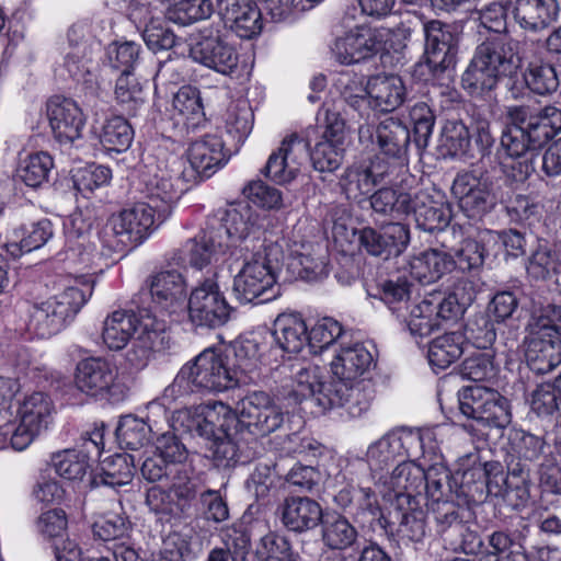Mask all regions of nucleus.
I'll return each mask as SVG.
<instances>
[{
	"mask_svg": "<svg viewBox=\"0 0 561 561\" xmlns=\"http://www.w3.org/2000/svg\"><path fill=\"white\" fill-rule=\"evenodd\" d=\"M284 422L282 407L267 392L256 390L240 399L234 410L220 401L178 410L171 427L204 438L229 433L233 427L242 438H259L279 430Z\"/></svg>",
	"mask_w": 561,
	"mask_h": 561,
	"instance_id": "obj_1",
	"label": "nucleus"
},
{
	"mask_svg": "<svg viewBox=\"0 0 561 561\" xmlns=\"http://www.w3.org/2000/svg\"><path fill=\"white\" fill-rule=\"evenodd\" d=\"M335 388L329 389V397H321V403H340L341 409L351 419L364 415L374 398V386L368 377L375 367L370 350L363 343L340 344L329 363Z\"/></svg>",
	"mask_w": 561,
	"mask_h": 561,
	"instance_id": "obj_2",
	"label": "nucleus"
},
{
	"mask_svg": "<svg viewBox=\"0 0 561 561\" xmlns=\"http://www.w3.org/2000/svg\"><path fill=\"white\" fill-rule=\"evenodd\" d=\"M101 337L112 352L122 351L131 342L126 359L139 369L149 364L154 353L168 350L171 340L163 320L149 312L137 314L131 310H115L107 314Z\"/></svg>",
	"mask_w": 561,
	"mask_h": 561,
	"instance_id": "obj_3",
	"label": "nucleus"
},
{
	"mask_svg": "<svg viewBox=\"0 0 561 561\" xmlns=\"http://www.w3.org/2000/svg\"><path fill=\"white\" fill-rule=\"evenodd\" d=\"M522 68L519 43L497 36L481 43L462 73L461 84L471 95L493 90L500 79L513 78Z\"/></svg>",
	"mask_w": 561,
	"mask_h": 561,
	"instance_id": "obj_4",
	"label": "nucleus"
},
{
	"mask_svg": "<svg viewBox=\"0 0 561 561\" xmlns=\"http://www.w3.org/2000/svg\"><path fill=\"white\" fill-rule=\"evenodd\" d=\"M55 412V405L44 391L25 393L18 402L16 414L0 411V450L12 448L27 449L45 432Z\"/></svg>",
	"mask_w": 561,
	"mask_h": 561,
	"instance_id": "obj_5",
	"label": "nucleus"
},
{
	"mask_svg": "<svg viewBox=\"0 0 561 561\" xmlns=\"http://www.w3.org/2000/svg\"><path fill=\"white\" fill-rule=\"evenodd\" d=\"M284 260V244L278 241L264 243L254 251L233 278L236 298L242 304L276 298L279 295L277 274Z\"/></svg>",
	"mask_w": 561,
	"mask_h": 561,
	"instance_id": "obj_6",
	"label": "nucleus"
},
{
	"mask_svg": "<svg viewBox=\"0 0 561 561\" xmlns=\"http://www.w3.org/2000/svg\"><path fill=\"white\" fill-rule=\"evenodd\" d=\"M239 383L238 370L231 367L229 355L205 350L181 368L167 391L176 396L187 394L195 389L222 392Z\"/></svg>",
	"mask_w": 561,
	"mask_h": 561,
	"instance_id": "obj_7",
	"label": "nucleus"
},
{
	"mask_svg": "<svg viewBox=\"0 0 561 561\" xmlns=\"http://www.w3.org/2000/svg\"><path fill=\"white\" fill-rule=\"evenodd\" d=\"M560 334L561 306L548 304L533 311L525 353L531 370L547 374L561 363Z\"/></svg>",
	"mask_w": 561,
	"mask_h": 561,
	"instance_id": "obj_8",
	"label": "nucleus"
},
{
	"mask_svg": "<svg viewBox=\"0 0 561 561\" xmlns=\"http://www.w3.org/2000/svg\"><path fill=\"white\" fill-rule=\"evenodd\" d=\"M182 157L171 156L160 160L156 169L145 180L144 193L147 203L157 209L160 217L168 218L173 207L193 181Z\"/></svg>",
	"mask_w": 561,
	"mask_h": 561,
	"instance_id": "obj_9",
	"label": "nucleus"
},
{
	"mask_svg": "<svg viewBox=\"0 0 561 561\" xmlns=\"http://www.w3.org/2000/svg\"><path fill=\"white\" fill-rule=\"evenodd\" d=\"M510 122L501 137L500 167L507 179L523 183L535 171V151L541 146L531 141L525 124Z\"/></svg>",
	"mask_w": 561,
	"mask_h": 561,
	"instance_id": "obj_10",
	"label": "nucleus"
},
{
	"mask_svg": "<svg viewBox=\"0 0 561 561\" xmlns=\"http://www.w3.org/2000/svg\"><path fill=\"white\" fill-rule=\"evenodd\" d=\"M459 409L465 416L491 427L505 428L512 422L510 401L492 388H463L459 392Z\"/></svg>",
	"mask_w": 561,
	"mask_h": 561,
	"instance_id": "obj_11",
	"label": "nucleus"
},
{
	"mask_svg": "<svg viewBox=\"0 0 561 561\" xmlns=\"http://www.w3.org/2000/svg\"><path fill=\"white\" fill-rule=\"evenodd\" d=\"M344 84L346 98L364 93L368 98L369 105L380 112H392L404 101L405 87L402 79L396 75H376L364 82L363 77H350L342 75L339 79Z\"/></svg>",
	"mask_w": 561,
	"mask_h": 561,
	"instance_id": "obj_12",
	"label": "nucleus"
},
{
	"mask_svg": "<svg viewBox=\"0 0 561 561\" xmlns=\"http://www.w3.org/2000/svg\"><path fill=\"white\" fill-rule=\"evenodd\" d=\"M76 388L93 398H119L126 387L121 378L118 367L105 357L81 359L75 370Z\"/></svg>",
	"mask_w": 561,
	"mask_h": 561,
	"instance_id": "obj_13",
	"label": "nucleus"
},
{
	"mask_svg": "<svg viewBox=\"0 0 561 561\" xmlns=\"http://www.w3.org/2000/svg\"><path fill=\"white\" fill-rule=\"evenodd\" d=\"M165 219L160 217L157 209L147 202L136 203L110 218L108 228L117 241L108 242L107 247L116 249L119 245L140 244Z\"/></svg>",
	"mask_w": 561,
	"mask_h": 561,
	"instance_id": "obj_14",
	"label": "nucleus"
},
{
	"mask_svg": "<svg viewBox=\"0 0 561 561\" xmlns=\"http://www.w3.org/2000/svg\"><path fill=\"white\" fill-rule=\"evenodd\" d=\"M308 156L309 141L298 134H290L270 154L262 172L277 184L291 183L302 172Z\"/></svg>",
	"mask_w": 561,
	"mask_h": 561,
	"instance_id": "obj_15",
	"label": "nucleus"
},
{
	"mask_svg": "<svg viewBox=\"0 0 561 561\" xmlns=\"http://www.w3.org/2000/svg\"><path fill=\"white\" fill-rule=\"evenodd\" d=\"M232 308L227 301L218 284L207 278L191 291L188 298V316L196 325L217 328L225 324Z\"/></svg>",
	"mask_w": 561,
	"mask_h": 561,
	"instance_id": "obj_16",
	"label": "nucleus"
},
{
	"mask_svg": "<svg viewBox=\"0 0 561 561\" xmlns=\"http://www.w3.org/2000/svg\"><path fill=\"white\" fill-rule=\"evenodd\" d=\"M103 426L82 437L81 448L64 449L53 454L50 465L55 472L68 481H81L91 468V459L99 457L104 443Z\"/></svg>",
	"mask_w": 561,
	"mask_h": 561,
	"instance_id": "obj_17",
	"label": "nucleus"
},
{
	"mask_svg": "<svg viewBox=\"0 0 561 561\" xmlns=\"http://www.w3.org/2000/svg\"><path fill=\"white\" fill-rule=\"evenodd\" d=\"M451 193L463 214L472 219L481 218L491 211L497 203L493 183L489 179L471 172L456 175Z\"/></svg>",
	"mask_w": 561,
	"mask_h": 561,
	"instance_id": "obj_18",
	"label": "nucleus"
},
{
	"mask_svg": "<svg viewBox=\"0 0 561 561\" xmlns=\"http://www.w3.org/2000/svg\"><path fill=\"white\" fill-rule=\"evenodd\" d=\"M386 31H375L368 25H357L335 37L331 45L334 59L342 65H353L371 58L380 51Z\"/></svg>",
	"mask_w": 561,
	"mask_h": 561,
	"instance_id": "obj_19",
	"label": "nucleus"
},
{
	"mask_svg": "<svg viewBox=\"0 0 561 561\" xmlns=\"http://www.w3.org/2000/svg\"><path fill=\"white\" fill-rule=\"evenodd\" d=\"M192 59L220 75L233 77L239 71L240 55L225 37L204 31L191 47Z\"/></svg>",
	"mask_w": 561,
	"mask_h": 561,
	"instance_id": "obj_20",
	"label": "nucleus"
},
{
	"mask_svg": "<svg viewBox=\"0 0 561 561\" xmlns=\"http://www.w3.org/2000/svg\"><path fill=\"white\" fill-rule=\"evenodd\" d=\"M261 227V218L249 204L239 203L225 209L220 224L213 227L214 233H222L225 250H248L249 237Z\"/></svg>",
	"mask_w": 561,
	"mask_h": 561,
	"instance_id": "obj_21",
	"label": "nucleus"
},
{
	"mask_svg": "<svg viewBox=\"0 0 561 561\" xmlns=\"http://www.w3.org/2000/svg\"><path fill=\"white\" fill-rule=\"evenodd\" d=\"M147 410L148 423L133 414L121 417L116 427V437L122 447L131 450L144 447L149 440L150 433L157 435L162 430L159 419L171 426V420H169L167 409L162 403L152 401L147 405Z\"/></svg>",
	"mask_w": 561,
	"mask_h": 561,
	"instance_id": "obj_22",
	"label": "nucleus"
},
{
	"mask_svg": "<svg viewBox=\"0 0 561 561\" xmlns=\"http://www.w3.org/2000/svg\"><path fill=\"white\" fill-rule=\"evenodd\" d=\"M46 115L51 134L59 144L71 145L81 138L85 116L73 100L51 98L46 105Z\"/></svg>",
	"mask_w": 561,
	"mask_h": 561,
	"instance_id": "obj_23",
	"label": "nucleus"
},
{
	"mask_svg": "<svg viewBox=\"0 0 561 561\" xmlns=\"http://www.w3.org/2000/svg\"><path fill=\"white\" fill-rule=\"evenodd\" d=\"M393 168L392 162L379 157L368 163L353 164L342 174L340 186L347 199L360 202L392 173Z\"/></svg>",
	"mask_w": 561,
	"mask_h": 561,
	"instance_id": "obj_24",
	"label": "nucleus"
},
{
	"mask_svg": "<svg viewBox=\"0 0 561 561\" xmlns=\"http://www.w3.org/2000/svg\"><path fill=\"white\" fill-rule=\"evenodd\" d=\"M431 462L430 467L425 469L424 477L427 505L434 513L437 523L450 524L457 518V513L450 499L449 471L440 462V455Z\"/></svg>",
	"mask_w": 561,
	"mask_h": 561,
	"instance_id": "obj_25",
	"label": "nucleus"
},
{
	"mask_svg": "<svg viewBox=\"0 0 561 561\" xmlns=\"http://www.w3.org/2000/svg\"><path fill=\"white\" fill-rule=\"evenodd\" d=\"M84 26L75 24L68 32L69 46L64 68L78 82L92 87L98 82V66L92 60L94 45L85 38Z\"/></svg>",
	"mask_w": 561,
	"mask_h": 561,
	"instance_id": "obj_26",
	"label": "nucleus"
},
{
	"mask_svg": "<svg viewBox=\"0 0 561 561\" xmlns=\"http://www.w3.org/2000/svg\"><path fill=\"white\" fill-rule=\"evenodd\" d=\"M358 136L362 144L376 142L381 152L392 159L402 158L410 141L409 129L392 117L380 122L375 130L369 125L360 126Z\"/></svg>",
	"mask_w": 561,
	"mask_h": 561,
	"instance_id": "obj_27",
	"label": "nucleus"
},
{
	"mask_svg": "<svg viewBox=\"0 0 561 561\" xmlns=\"http://www.w3.org/2000/svg\"><path fill=\"white\" fill-rule=\"evenodd\" d=\"M222 233H214L211 229L202 236L186 240L171 256L172 264L196 270L209 265L218 253L225 252Z\"/></svg>",
	"mask_w": 561,
	"mask_h": 561,
	"instance_id": "obj_28",
	"label": "nucleus"
},
{
	"mask_svg": "<svg viewBox=\"0 0 561 561\" xmlns=\"http://www.w3.org/2000/svg\"><path fill=\"white\" fill-rule=\"evenodd\" d=\"M146 286L152 304L168 313L175 312L184 304L186 282L175 270H163L151 275Z\"/></svg>",
	"mask_w": 561,
	"mask_h": 561,
	"instance_id": "obj_29",
	"label": "nucleus"
},
{
	"mask_svg": "<svg viewBox=\"0 0 561 561\" xmlns=\"http://www.w3.org/2000/svg\"><path fill=\"white\" fill-rule=\"evenodd\" d=\"M444 431L445 427L435 426L423 430L400 428L392 432L401 458L407 457L413 461L428 458L431 461L439 456L438 439Z\"/></svg>",
	"mask_w": 561,
	"mask_h": 561,
	"instance_id": "obj_30",
	"label": "nucleus"
},
{
	"mask_svg": "<svg viewBox=\"0 0 561 561\" xmlns=\"http://www.w3.org/2000/svg\"><path fill=\"white\" fill-rule=\"evenodd\" d=\"M507 114L512 122L525 124L531 133V141L541 147L561 131V110L556 106H546L536 113L528 107L512 106Z\"/></svg>",
	"mask_w": 561,
	"mask_h": 561,
	"instance_id": "obj_31",
	"label": "nucleus"
},
{
	"mask_svg": "<svg viewBox=\"0 0 561 561\" xmlns=\"http://www.w3.org/2000/svg\"><path fill=\"white\" fill-rule=\"evenodd\" d=\"M186 156L190 163L186 170L193 173V181L197 175L209 176L227 161L224 141L215 134L193 140L186 150Z\"/></svg>",
	"mask_w": 561,
	"mask_h": 561,
	"instance_id": "obj_32",
	"label": "nucleus"
},
{
	"mask_svg": "<svg viewBox=\"0 0 561 561\" xmlns=\"http://www.w3.org/2000/svg\"><path fill=\"white\" fill-rule=\"evenodd\" d=\"M222 21L238 36L251 38L262 28L261 12L254 0H217Z\"/></svg>",
	"mask_w": 561,
	"mask_h": 561,
	"instance_id": "obj_33",
	"label": "nucleus"
},
{
	"mask_svg": "<svg viewBox=\"0 0 561 561\" xmlns=\"http://www.w3.org/2000/svg\"><path fill=\"white\" fill-rule=\"evenodd\" d=\"M283 526L289 531L305 533L316 528L323 518L320 504L307 496H290L279 505Z\"/></svg>",
	"mask_w": 561,
	"mask_h": 561,
	"instance_id": "obj_34",
	"label": "nucleus"
},
{
	"mask_svg": "<svg viewBox=\"0 0 561 561\" xmlns=\"http://www.w3.org/2000/svg\"><path fill=\"white\" fill-rule=\"evenodd\" d=\"M280 243L287 248V257L290 266L297 268V274L307 280L314 282L325 277L329 273L328 264L323 259L314 257V244L305 240L299 231H294L291 237Z\"/></svg>",
	"mask_w": 561,
	"mask_h": 561,
	"instance_id": "obj_35",
	"label": "nucleus"
},
{
	"mask_svg": "<svg viewBox=\"0 0 561 561\" xmlns=\"http://www.w3.org/2000/svg\"><path fill=\"white\" fill-rule=\"evenodd\" d=\"M512 13L523 30L540 32L558 20L560 4L558 0H515Z\"/></svg>",
	"mask_w": 561,
	"mask_h": 561,
	"instance_id": "obj_36",
	"label": "nucleus"
},
{
	"mask_svg": "<svg viewBox=\"0 0 561 561\" xmlns=\"http://www.w3.org/2000/svg\"><path fill=\"white\" fill-rule=\"evenodd\" d=\"M93 293V283L75 278L54 296L46 299L50 309L67 324L88 302Z\"/></svg>",
	"mask_w": 561,
	"mask_h": 561,
	"instance_id": "obj_37",
	"label": "nucleus"
},
{
	"mask_svg": "<svg viewBox=\"0 0 561 561\" xmlns=\"http://www.w3.org/2000/svg\"><path fill=\"white\" fill-rule=\"evenodd\" d=\"M411 214L419 228L427 232L446 228L450 220V208L442 201H434L426 192L412 194Z\"/></svg>",
	"mask_w": 561,
	"mask_h": 561,
	"instance_id": "obj_38",
	"label": "nucleus"
},
{
	"mask_svg": "<svg viewBox=\"0 0 561 561\" xmlns=\"http://www.w3.org/2000/svg\"><path fill=\"white\" fill-rule=\"evenodd\" d=\"M394 518L398 520V534L411 541H421L426 534L425 512L421 499L403 494L397 499Z\"/></svg>",
	"mask_w": 561,
	"mask_h": 561,
	"instance_id": "obj_39",
	"label": "nucleus"
},
{
	"mask_svg": "<svg viewBox=\"0 0 561 561\" xmlns=\"http://www.w3.org/2000/svg\"><path fill=\"white\" fill-rule=\"evenodd\" d=\"M273 337L286 353H299L308 345V328L299 313L284 312L274 321Z\"/></svg>",
	"mask_w": 561,
	"mask_h": 561,
	"instance_id": "obj_40",
	"label": "nucleus"
},
{
	"mask_svg": "<svg viewBox=\"0 0 561 561\" xmlns=\"http://www.w3.org/2000/svg\"><path fill=\"white\" fill-rule=\"evenodd\" d=\"M171 119L175 126L195 129L205 121L199 91L191 85L179 89L172 100Z\"/></svg>",
	"mask_w": 561,
	"mask_h": 561,
	"instance_id": "obj_41",
	"label": "nucleus"
},
{
	"mask_svg": "<svg viewBox=\"0 0 561 561\" xmlns=\"http://www.w3.org/2000/svg\"><path fill=\"white\" fill-rule=\"evenodd\" d=\"M293 391L297 399H312L314 403L323 411L341 409L340 403L334 402L331 405L321 403V397L329 394L330 388H335L333 381L323 382L321 369L316 365L301 367L295 374L293 381Z\"/></svg>",
	"mask_w": 561,
	"mask_h": 561,
	"instance_id": "obj_42",
	"label": "nucleus"
},
{
	"mask_svg": "<svg viewBox=\"0 0 561 561\" xmlns=\"http://www.w3.org/2000/svg\"><path fill=\"white\" fill-rule=\"evenodd\" d=\"M437 306L436 294H430L411 302L407 308L408 312L405 314L398 313V318L403 319L411 334L421 337L427 336L440 325L437 318Z\"/></svg>",
	"mask_w": 561,
	"mask_h": 561,
	"instance_id": "obj_43",
	"label": "nucleus"
},
{
	"mask_svg": "<svg viewBox=\"0 0 561 561\" xmlns=\"http://www.w3.org/2000/svg\"><path fill=\"white\" fill-rule=\"evenodd\" d=\"M425 463H416L413 460H401L391 472L389 479L382 481L379 478V483H382L388 491L397 493V499L403 494L416 495L420 497V489L424 483Z\"/></svg>",
	"mask_w": 561,
	"mask_h": 561,
	"instance_id": "obj_44",
	"label": "nucleus"
},
{
	"mask_svg": "<svg viewBox=\"0 0 561 561\" xmlns=\"http://www.w3.org/2000/svg\"><path fill=\"white\" fill-rule=\"evenodd\" d=\"M53 234V225L48 219L23 226L13 231L11 240L5 244L7 251L13 256H20L42 248Z\"/></svg>",
	"mask_w": 561,
	"mask_h": 561,
	"instance_id": "obj_45",
	"label": "nucleus"
},
{
	"mask_svg": "<svg viewBox=\"0 0 561 561\" xmlns=\"http://www.w3.org/2000/svg\"><path fill=\"white\" fill-rule=\"evenodd\" d=\"M466 337L461 332H448L428 345L427 358L435 373L448 368L465 352Z\"/></svg>",
	"mask_w": 561,
	"mask_h": 561,
	"instance_id": "obj_46",
	"label": "nucleus"
},
{
	"mask_svg": "<svg viewBox=\"0 0 561 561\" xmlns=\"http://www.w3.org/2000/svg\"><path fill=\"white\" fill-rule=\"evenodd\" d=\"M453 266V259L438 250H426L409 261V272L421 283L439 279Z\"/></svg>",
	"mask_w": 561,
	"mask_h": 561,
	"instance_id": "obj_47",
	"label": "nucleus"
},
{
	"mask_svg": "<svg viewBox=\"0 0 561 561\" xmlns=\"http://www.w3.org/2000/svg\"><path fill=\"white\" fill-rule=\"evenodd\" d=\"M135 472V458L129 454H116L101 461L100 473L93 483L117 488L131 482Z\"/></svg>",
	"mask_w": 561,
	"mask_h": 561,
	"instance_id": "obj_48",
	"label": "nucleus"
},
{
	"mask_svg": "<svg viewBox=\"0 0 561 561\" xmlns=\"http://www.w3.org/2000/svg\"><path fill=\"white\" fill-rule=\"evenodd\" d=\"M264 348L263 337L256 333L241 336L232 344L234 362L231 367L238 370L240 379L241 374H251L260 368Z\"/></svg>",
	"mask_w": 561,
	"mask_h": 561,
	"instance_id": "obj_49",
	"label": "nucleus"
},
{
	"mask_svg": "<svg viewBox=\"0 0 561 561\" xmlns=\"http://www.w3.org/2000/svg\"><path fill=\"white\" fill-rule=\"evenodd\" d=\"M423 31L428 62L435 67H446L450 61L453 41L450 32L445 30L443 23L437 20L424 23Z\"/></svg>",
	"mask_w": 561,
	"mask_h": 561,
	"instance_id": "obj_50",
	"label": "nucleus"
},
{
	"mask_svg": "<svg viewBox=\"0 0 561 561\" xmlns=\"http://www.w3.org/2000/svg\"><path fill=\"white\" fill-rule=\"evenodd\" d=\"M188 488L173 486L169 492L160 486H152L147 492V504L157 514L169 516L181 515L190 501Z\"/></svg>",
	"mask_w": 561,
	"mask_h": 561,
	"instance_id": "obj_51",
	"label": "nucleus"
},
{
	"mask_svg": "<svg viewBox=\"0 0 561 561\" xmlns=\"http://www.w3.org/2000/svg\"><path fill=\"white\" fill-rule=\"evenodd\" d=\"M413 192L382 187L370 195V206L374 211L400 219L411 214Z\"/></svg>",
	"mask_w": 561,
	"mask_h": 561,
	"instance_id": "obj_52",
	"label": "nucleus"
},
{
	"mask_svg": "<svg viewBox=\"0 0 561 561\" xmlns=\"http://www.w3.org/2000/svg\"><path fill=\"white\" fill-rule=\"evenodd\" d=\"M98 137L104 149L124 152L131 145L134 131L124 117L114 116L105 121Z\"/></svg>",
	"mask_w": 561,
	"mask_h": 561,
	"instance_id": "obj_53",
	"label": "nucleus"
},
{
	"mask_svg": "<svg viewBox=\"0 0 561 561\" xmlns=\"http://www.w3.org/2000/svg\"><path fill=\"white\" fill-rule=\"evenodd\" d=\"M53 167V158L47 152L38 151L21 161L18 175L27 186L38 187L48 180Z\"/></svg>",
	"mask_w": 561,
	"mask_h": 561,
	"instance_id": "obj_54",
	"label": "nucleus"
},
{
	"mask_svg": "<svg viewBox=\"0 0 561 561\" xmlns=\"http://www.w3.org/2000/svg\"><path fill=\"white\" fill-rule=\"evenodd\" d=\"M439 147L446 156H466L470 148L468 127L460 121H447L442 129Z\"/></svg>",
	"mask_w": 561,
	"mask_h": 561,
	"instance_id": "obj_55",
	"label": "nucleus"
},
{
	"mask_svg": "<svg viewBox=\"0 0 561 561\" xmlns=\"http://www.w3.org/2000/svg\"><path fill=\"white\" fill-rule=\"evenodd\" d=\"M257 561H297L289 540L274 531H270L259 540L255 548Z\"/></svg>",
	"mask_w": 561,
	"mask_h": 561,
	"instance_id": "obj_56",
	"label": "nucleus"
},
{
	"mask_svg": "<svg viewBox=\"0 0 561 561\" xmlns=\"http://www.w3.org/2000/svg\"><path fill=\"white\" fill-rule=\"evenodd\" d=\"M400 458L392 431L373 442L366 451V461L373 473L382 471Z\"/></svg>",
	"mask_w": 561,
	"mask_h": 561,
	"instance_id": "obj_57",
	"label": "nucleus"
},
{
	"mask_svg": "<svg viewBox=\"0 0 561 561\" xmlns=\"http://www.w3.org/2000/svg\"><path fill=\"white\" fill-rule=\"evenodd\" d=\"M213 4L209 0H180L167 8L168 20L187 25L211 15Z\"/></svg>",
	"mask_w": 561,
	"mask_h": 561,
	"instance_id": "obj_58",
	"label": "nucleus"
},
{
	"mask_svg": "<svg viewBox=\"0 0 561 561\" xmlns=\"http://www.w3.org/2000/svg\"><path fill=\"white\" fill-rule=\"evenodd\" d=\"M357 533L341 515H330L323 522V540L331 549H345L356 539Z\"/></svg>",
	"mask_w": 561,
	"mask_h": 561,
	"instance_id": "obj_59",
	"label": "nucleus"
},
{
	"mask_svg": "<svg viewBox=\"0 0 561 561\" xmlns=\"http://www.w3.org/2000/svg\"><path fill=\"white\" fill-rule=\"evenodd\" d=\"M524 81L533 92L540 95L550 94L559 87L554 68L541 61L528 65L524 73Z\"/></svg>",
	"mask_w": 561,
	"mask_h": 561,
	"instance_id": "obj_60",
	"label": "nucleus"
},
{
	"mask_svg": "<svg viewBox=\"0 0 561 561\" xmlns=\"http://www.w3.org/2000/svg\"><path fill=\"white\" fill-rule=\"evenodd\" d=\"M252 125L253 114L247 101L241 100L229 105L225 114V127L229 135L241 141L249 136Z\"/></svg>",
	"mask_w": 561,
	"mask_h": 561,
	"instance_id": "obj_61",
	"label": "nucleus"
},
{
	"mask_svg": "<svg viewBox=\"0 0 561 561\" xmlns=\"http://www.w3.org/2000/svg\"><path fill=\"white\" fill-rule=\"evenodd\" d=\"M344 146L331 140L319 139L308 156L314 170L319 172L336 170L343 161Z\"/></svg>",
	"mask_w": 561,
	"mask_h": 561,
	"instance_id": "obj_62",
	"label": "nucleus"
},
{
	"mask_svg": "<svg viewBox=\"0 0 561 561\" xmlns=\"http://www.w3.org/2000/svg\"><path fill=\"white\" fill-rule=\"evenodd\" d=\"M66 327L65 322L50 309L46 301L34 306L28 330L39 339H48Z\"/></svg>",
	"mask_w": 561,
	"mask_h": 561,
	"instance_id": "obj_63",
	"label": "nucleus"
},
{
	"mask_svg": "<svg viewBox=\"0 0 561 561\" xmlns=\"http://www.w3.org/2000/svg\"><path fill=\"white\" fill-rule=\"evenodd\" d=\"M531 410L539 416H549L561 412V381L558 385L542 383L531 398Z\"/></svg>",
	"mask_w": 561,
	"mask_h": 561,
	"instance_id": "obj_64",
	"label": "nucleus"
}]
</instances>
